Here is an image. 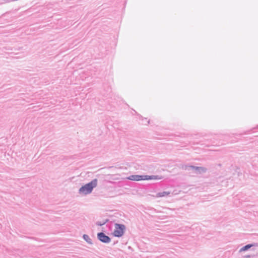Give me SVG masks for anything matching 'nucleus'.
Masks as SVG:
<instances>
[{"instance_id":"12","label":"nucleus","mask_w":258,"mask_h":258,"mask_svg":"<svg viewBox=\"0 0 258 258\" xmlns=\"http://www.w3.org/2000/svg\"><path fill=\"white\" fill-rule=\"evenodd\" d=\"M255 256L254 255H244L243 257V258H251V257H254Z\"/></svg>"},{"instance_id":"6","label":"nucleus","mask_w":258,"mask_h":258,"mask_svg":"<svg viewBox=\"0 0 258 258\" xmlns=\"http://www.w3.org/2000/svg\"><path fill=\"white\" fill-rule=\"evenodd\" d=\"M126 179L133 181L143 180V175H132L126 177Z\"/></svg>"},{"instance_id":"14","label":"nucleus","mask_w":258,"mask_h":258,"mask_svg":"<svg viewBox=\"0 0 258 258\" xmlns=\"http://www.w3.org/2000/svg\"><path fill=\"white\" fill-rule=\"evenodd\" d=\"M149 123H150V120H147V123H143V122L142 123V124H145V125H148V124H149Z\"/></svg>"},{"instance_id":"11","label":"nucleus","mask_w":258,"mask_h":258,"mask_svg":"<svg viewBox=\"0 0 258 258\" xmlns=\"http://www.w3.org/2000/svg\"><path fill=\"white\" fill-rule=\"evenodd\" d=\"M134 111L139 116V118L140 119H142V120H147V118H144L141 115L138 114L135 110H134Z\"/></svg>"},{"instance_id":"8","label":"nucleus","mask_w":258,"mask_h":258,"mask_svg":"<svg viewBox=\"0 0 258 258\" xmlns=\"http://www.w3.org/2000/svg\"><path fill=\"white\" fill-rule=\"evenodd\" d=\"M83 238L89 244H93L92 239L90 238V237L87 234H83Z\"/></svg>"},{"instance_id":"2","label":"nucleus","mask_w":258,"mask_h":258,"mask_svg":"<svg viewBox=\"0 0 258 258\" xmlns=\"http://www.w3.org/2000/svg\"><path fill=\"white\" fill-rule=\"evenodd\" d=\"M125 229L126 227L124 224L115 223L114 230L112 234L114 237L120 238L124 235Z\"/></svg>"},{"instance_id":"13","label":"nucleus","mask_w":258,"mask_h":258,"mask_svg":"<svg viewBox=\"0 0 258 258\" xmlns=\"http://www.w3.org/2000/svg\"><path fill=\"white\" fill-rule=\"evenodd\" d=\"M256 128H258V125L255 127L252 128L251 130L247 131L244 132L243 134H249L251 131L253 130Z\"/></svg>"},{"instance_id":"1","label":"nucleus","mask_w":258,"mask_h":258,"mask_svg":"<svg viewBox=\"0 0 258 258\" xmlns=\"http://www.w3.org/2000/svg\"><path fill=\"white\" fill-rule=\"evenodd\" d=\"M98 180L97 178L93 179L90 182L82 185L79 189V194L83 195H87L91 194L93 189L97 185Z\"/></svg>"},{"instance_id":"15","label":"nucleus","mask_w":258,"mask_h":258,"mask_svg":"<svg viewBox=\"0 0 258 258\" xmlns=\"http://www.w3.org/2000/svg\"><path fill=\"white\" fill-rule=\"evenodd\" d=\"M111 88H110V87H108V88H107V92H111Z\"/></svg>"},{"instance_id":"16","label":"nucleus","mask_w":258,"mask_h":258,"mask_svg":"<svg viewBox=\"0 0 258 258\" xmlns=\"http://www.w3.org/2000/svg\"><path fill=\"white\" fill-rule=\"evenodd\" d=\"M117 242H118L117 241H114V243H113V245H115L116 243H117Z\"/></svg>"},{"instance_id":"9","label":"nucleus","mask_w":258,"mask_h":258,"mask_svg":"<svg viewBox=\"0 0 258 258\" xmlns=\"http://www.w3.org/2000/svg\"><path fill=\"white\" fill-rule=\"evenodd\" d=\"M170 194V192L169 191H162V192H159L157 193V197H164L166 196H168Z\"/></svg>"},{"instance_id":"3","label":"nucleus","mask_w":258,"mask_h":258,"mask_svg":"<svg viewBox=\"0 0 258 258\" xmlns=\"http://www.w3.org/2000/svg\"><path fill=\"white\" fill-rule=\"evenodd\" d=\"M97 237L100 242L104 243H108L111 241V238L103 232H98L97 234Z\"/></svg>"},{"instance_id":"4","label":"nucleus","mask_w":258,"mask_h":258,"mask_svg":"<svg viewBox=\"0 0 258 258\" xmlns=\"http://www.w3.org/2000/svg\"><path fill=\"white\" fill-rule=\"evenodd\" d=\"M189 167L191 169L195 170L196 171V173L199 174L206 173L207 170V168L204 167H198L190 165Z\"/></svg>"},{"instance_id":"5","label":"nucleus","mask_w":258,"mask_h":258,"mask_svg":"<svg viewBox=\"0 0 258 258\" xmlns=\"http://www.w3.org/2000/svg\"><path fill=\"white\" fill-rule=\"evenodd\" d=\"M163 179V176L160 175H143V180H159Z\"/></svg>"},{"instance_id":"7","label":"nucleus","mask_w":258,"mask_h":258,"mask_svg":"<svg viewBox=\"0 0 258 258\" xmlns=\"http://www.w3.org/2000/svg\"><path fill=\"white\" fill-rule=\"evenodd\" d=\"M258 246L257 243H249V244H246L245 245L243 246L240 249L239 252H241L242 251H247L249 249H250L251 247H252L253 246Z\"/></svg>"},{"instance_id":"10","label":"nucleus","mask_w":258,"mask_h":258,"mask_svg":"<svg viewBox=\"0 0 258 258\" xmlns=\"http://www.w3.org/2000/svg\"><path fill=\"white\" fill-rule=\"evenodd\" d=\"M108 221V219H106L104 222H100V221H97L96 223V224L97 226H101L105 224V223Z\"/></svg>"}]
</instances>
